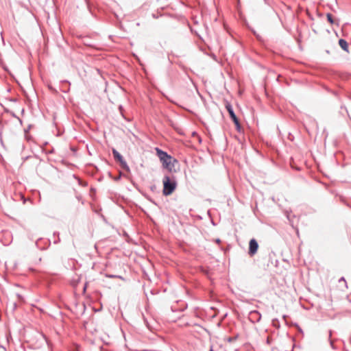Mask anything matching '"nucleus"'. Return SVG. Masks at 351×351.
Returning a JSON list of instances; mask_svg holds the SVG:
<instances>
[{
	"instance_id": "nucleus-2",
	"label": "nucleus",
	"mask_w": 351,
	"mask_h": 351,
	"mask_svg": "<svg viewBox=\"0 0 351 351\" xmlns=\"http://www.w3.org/2000/svg\"><path fill=\"white\" fill-rule=\"evenodd\" d=\"M112 152L114 160L119 163L121 167L126 171H130L129 166L120 153L114 148L112 149Z\"/></svg>"
},
{
	"instance_id": "nucleus-3",
	"label": "nucleus",
	"mask_w": 351,
	"mask_h": 351,
	"mask_svg": "<svg viewBox=\"0 0 351 351\" xmlns=\"http://www.w3.org/2000/svg\"><path fill=\"white\" fill-rule=\"evenodd\" d=\"M228 113H229V115L230 117V118L232 119V120L233 121L234 123L235 124V126H236V129L238 132H240L241 130V125H240V123L239 121V119L237 117L234 110H233V108L232 107V106L230 104H227L226 106Z\"/></svg>"
},
{
	"instance_id": "nucleus-1",
	"label": "nucleus",
	"mask_w": 351,
	"mask_h": 351,
	"mask_svg": "<svg viewBox=\"0 0 351 351\" xmlns=\"http://www.w3.org/2000/svg\"><path fill=\"white\" fill-rule=\"evenodd\" d=\"M163 190L162 193L165 196L170 195L176 189L177 182L175 178L165 176L162 179Z\"/></svg>"
},
{
	"instance_id": "nucleus-7",
	"label": "nucleus",
	"mask_w": 351,
	"mask_h": 351,
	"mask_svg": "<svg viewBox=\"0 0 351 351\" xmlns=\"http://www.w3.org/2000/svg\"><path fill=\"white\" fill-rule=\"evenodd\" d=\"M261 319V313L257 311H252L250 313V319L252 322H258Z\"/></svg>"
},
{
	"instance_id": "nucleus-4",
	"label": "nucleus",
	"mask_w": 351,
	"mask_h": 351,
	"mask_svg": "<svg viewBox=\"0 0 351 351\" xmlns=\"http://www.w3.org/2000/svg\"><path fill=\"white\" fill-rule=\"evenodd\" d=\"M161 162L164 168L167 169L169 171H172V169L174 167V163L177 162V160L171 156L170 159H165L161 161Z\"/></svg>"
},
{
	"instance_id": "nucleus-15",
	"label": "nucleus",
	"mask_w": 351,
	"mask_h": 351,
	"mask_svg": "<svg viewBox=\"0 0 351 351\" xmlns=\"http://www.w3.org/2000/svg\"><path fill=\"white\" fill-rule=\"evenodd\" d=\"M215 242L219 244L221 243V240L219 239H215Z\"/></svg>"
},
{
	"instance_id": "nucleus-12",
	"label": "nucleus",
	"mask_w": 351,
	"mask_h": 351,
	"mask_svg": "<svg viewBox=\"0 0 351 351\" xmlns=\"http://www.w3.org/2000/svg\"><path fill=\"white\" fill-rule=\"evenodd\" d=\"M331 337H332V331L330 330L329 331V339H330V344L331 346V347L332 348H334V346H333V341L331 340Z\"/></svg>"
},
{
	"instance_id": "nucleus-5",
	"label": "nucleus",
	"mask_w": 351,
	"mask_h": 351,
	"mask_svg": "<svg viewBox=\"0 0 351 351\" xmlns=\"http://www.w3.org/2000/svg\"><path fill=\"white\" fill-rule=\"evenodd\" d=\"M258 244L255 239H252L249 243V252L248 254L252 256L254 255L258 250Z\"/></svg>"
},
{
	"instance_id": "nucleus-11",
	"label": "nucleus",
	"mask_w": 351,
	"mask_h": 351,
	"mask_svg": "<svg viewBox=\"0 0 351 351\" xmlns=\"http://www.w3.org/2000/svg\"><path fill=\"white\" fill-rule=\"evenodd\" d=\"M272 324L275 327H279V323L278 319H276L272 320Z\"/></svg>"
},
{
	"instance_id": "nucleus-8",
	"label": "nucleus",
	"mask_w": 351,
	"mask_h": 351,
	"mask_svg": "<svg viewBox=\"0 0 351 351\" xmlns=\"http://www.w3.org/2000/svg\"><path fill=\"white\" fill-rule=\"evenodd\" d=\"M339 45L344 51H348V44L346 40L340 39L339 40Z\"/></svg>"
},
{
	"instance_id": "nucleus-14",
	"label": "nucleus",
	"mask_w": 351,
	"mask_h": 351,
	"mask_svg": "<svg viewBox=\"0 0 351 351\" xmlns=\"http://www.w3.org/2000/svg\"><path fill=\"white\" fill-rule=\"evenodd\" d=\"M234 339H235V338L230 337V338L228 339V341H229V342H231V341H233Z\"/></svg>"
},
{
	"instance_id": "nucleus-10",
	"label": "nucleus",
	"mask_w": 351,
	"mask_h": 351,
	"mask_svg": "<svg viewBox=\"0 0 351 351\" xmlns=\"http://www.w3.org/2000/svg\"><path fill=\"white\" fill-rule=\"evenodd\" d=\"M326 16H327L328 21L330 24H333L334 23V19H333L332 15L331 14H330V13H328Z\"/></svg>"
},
{
	"instance_id": "nucleus-9",
	"label": "nucleus",
	"mask_w": 351,
	"mask_h": 351,
	"mask_svg": "<svg viewBox=\"0 0 351 351\" xmlns=\"http://www.w3.org/2000/svg\"><path fill=\"white\" fill-rule=\"evenodd\" d=\"M339 283L340 285L342 284L345 288L348 287L347 282H346V280H345V278L343 277H341L339 280Z\"/></svg>"
},
{
	"instance_id": "nucleus-13",
	"label": "nucleus",
	"mask_w": 351,
	"mask_h": 351,
	"mask_svg": "<svg viewBox=\"0 0 351 351\" xmlns=\"http://www.w3.org/2000/svg\"><path fill=\"white\" fill-rule=\"evenodd\" d=\"M106 277H108V278H122V277L121 276H118V275H109V274H106Z\"/></svg>"
},
{
	"instance_id": "nucleus-6",
	"label": "nucleus",
	"mask_w": 351,
	"mask_h": 351,
	"mask_svg": "<svg viewBox=\"0 0 351 351\" xmlns=\"http://www.w3.org/2000/svg\"><path fill=\"white\" fill-rule=\"evenodd\" d=\"M156 155L159 158L160 162L165 159H170L171 156L169 155L166 152L160 149L158 147L156 148Z\"/></svg>"
},
{
	"instance_id": "nucleus-16",
	"label": "nucleus",
	"mask_w": 351,
	"mask_h": 351,
	"mask_svg": "<svg viewBox=\"0 0 351 351\" xmlns=\"http://www.w3.org/2000/svg\"><path fill=\"white\" fill-rule=\"evenodd\" d=\"M210 351H213V348H210Z\"/></svg>"
}]
</instances>
